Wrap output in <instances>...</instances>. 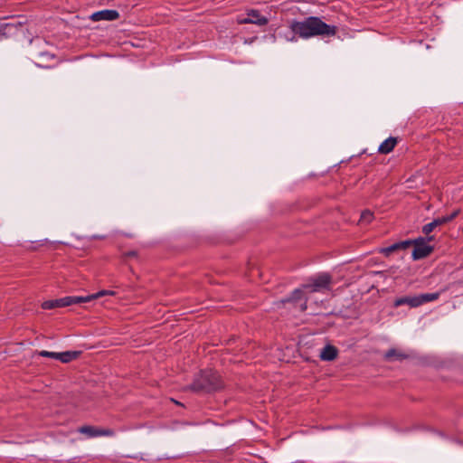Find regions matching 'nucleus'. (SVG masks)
Returning a JSON list of instances; mask_svg holds the SVG:
<instances>
[{"label":"nucleus","instance_id":"obj_1","mask_svg":"<svg viewBox=\"0 0 463 463\" xmlns=\"http://www.w3.org/2000/svg\"><path fill=\"white\" fill-rule=\"evenodd\" d=\"M289 28L294 34L305 39L318 35L334 36L337 32L336 26L327 24L317 16H309L303 21L293 20Z\"/></svg>","mask_w":463,"mask_h":463},{"label":"nucleus","instance_id":"obj_2","mask_svg":"<svg viewBox=\"0 0 463 463\" xmlns=\"http://www.w3.org/2000/svg\"><path fill=\"white\" fill-rule=\"evenodd\" d=\"M223 387L220 374L212 369L203 370L195 375L189 388L196 392H212L221 390Z\"/></svg>","mask_w":463,"mask_h":463},{"label":"nucleus","instance_id":"obj_3","mask_svg":"<svg viewBox=\"0 0 463 463\" xmlns=\"http://www.w3.org/2000/svg\"><path fill=\"white\" fill-rule=\"evenodd\" d=\"M439 293H424L418 296H405L394 300L393 306L398 307L403 305H408L411 307H420L425 303L435 301L439 298Z\"/></svg>","mask_w":463,"mask_h":463},{"label":"nucleus","instance_id":"obj_4","mask_svg":"<svg viewBox=\"0 0 463 463\" xmlns=\"http://www.w3.org/2000/svg\"><path fill=\"white\" fill-rule=\"evenodd\" d=\"M332 282V277L327 273H321L308 279V282L302 285L307 292H320L328 289Z\"/></svg>","mask_w":463,"mask_h":463},{"label":"nucleus","instance_id":"obj_5","mask_svg":"<svg viewBox=\"0 0 463 463\" xmlns=\"http://www.w3.org/2000/svg\"><path fill=\"white\" fill-rule=\"evenodd\" d=\"M411 241L414 246L412 250V259L414 260L424 259L433 251V247L427 243V239L420 237Z\"/></svg>","mask_w":463,"mask_h":463},{"label":"nucleus","instance_id":"obj_6","mask_svg":"<svg viewBox=\"0 0 463 463\" xmlns=\"http://www.w3.org/2000/svg\"><path fill=\"white\" fill-rule=\"evenodd\" d=\"M78 432L86 435L87 438H96L100 436L112 437L115 431L112 429H103L91 425H83L78 429Z\"/></svg>","mask_w":463,"mask_h":463},{"label":"nucleus","instance_id":"obj_7","mask_svg":"<svg viewBox=\"0 0 463 463\" xmlns=\"http://www.w3.org/2000/svg\"><path fill=\"white\" fill-rule=\"evenodd\" d=\"M238 23L240 24H253L260 26H263L269 23V20L267 17L262 16L260 11L251 9L248 11L247 17L239 18Z\"/></svg>","mask_w":463,"mask_h":463},{"label":"nucleus","instance_id":"obj_8","mask_svg":"<svg viewBox=\"0 0 463 463\" xmlns=\"http://www.w3.org/2000/svg\"><path fill=\"white\" fill-rule=\"evenodd\" d=\"M304 288L301 287L300 288H296L289 297L286 298L285 299H282V303H293L297 304L299 301L303 300V303L300 305L301 311H306L307 308V298L305 297L304 294Z\"/></svg>","mask_w":463,"mask_h":463},{"label":"nucleus","instance_id":"obj_9","mask_svg":"<svg viewBox=\"0 0 463 463\" xmlns=\"http://www.w3.org/2000/svg\"><path fill=\"white\" fill-rule=\"evenodd\" d=\"M118 17H119V14L117 10H109V9L95 12L90 15V19L94 22H99V21H102V20L115 21Z\"/></svg>","mask_w":463,"mask_h":463},{"label":"nucleus","instance_id":"obj_10","mask_svg":"<svg viewBox=\"0 0 463 463\" xmlns=\"http://www.w3.org/2000/svg\"><path fill=\"white\" fill-rule=\"evenodd\" d=\"M411 245H412V241L406 240V241L395 242L388 247L383 248L380 250V252L383 253L384 256L388 257L392 253L398 251V250H406Z\"/></svg>","mask_w":463,"mask_h":463},{"label":"nucleus","instance_id":"obj_11","mask_svg":"<svg viewBox=\"0 0 463 463\" xmlns=\"http://www.w3.org/2000/svg\"><path fill=\"white\" fill-rule=\"evenodd\" d=\"M92 300L93 297H90V295H87L85 297L68 296L61 298V301L63 302V307L80 303H87Z\"/></svg>","mask_w":463,"mask_h":463},{"label":"nucleus","instance_id":"obj_12","mask_svg":"<svg viewBox=\"0 0 463 463\" xmlns=\"http://www.w3.org/2000/svg\"><path fill=\"white\" fill-rule=\"evenodd\" d=\"M397 143V137H390L379 146L378 152L382 155H387L394 149Z\"/></svg>","mask_w":463,"mask_h":463},{"label":"nucleus","instance_id":"obj_13","mask_svg":"<svg viewBox=\"0 0 463 463\" xmlns=\"http://www.w3.org/2000/svg\"><path fill=\"white\" fill-rule=\"evenodd\" d=\"M337 348L334 345H327L322 349L320 359L323 361H334L337 357Z\"/></svg>","mask_w":463,"mask_h":463},{"label":"nucleus","instance_id":"obj_14","mask_svg":"<svg viewBox=\"0 0 463 463\" xmlns=\"http://www.w3.org/2000/svg\"><path fill=\"white\" fill-rule=\"evenodd\" d=\"M406 358H408V355L406 354L395 348L389 349L384 354V359L387 361H402Z\"/></svg>","mask_w":463,"mask_h":463},{"label":"nucleus","instance_id":"obj_15","mask_svg":"<svg viewBox=\"0 0 463 463\" xmlns=\"http://www.w3.org/2000/svg\"><path fill=\"white\" fill-rule=\"evenodd\" d=\"M81 352L80 351H66L59 353V360L62 363H69L72 360L77 359Z\"/></svg>","mask_w":463,"mask_h":463},{"label":"nucleus","instance_id":"obj_16","mask_svg":"<svg viewBox=\"0 0 463 463\" xmlns=\"http://www.w3.org/2000/svg\"><path fill=\"white\" fill-rule=\"evenodd\" d=\"M373 220V213L369 210L362 212L358 223L360 225H367Z\"/></svg>","mask_w":463,"mask_h":463},{"label":"nucleus","instance_id":"obj_17","mask_svg":"<svg viewBox=\"0 0 463 463\" xmlns=\"http://www.w3.org/2000/svg\"><path fill=\"white\" fill-rule=\"evenodd\" d=\"M42 307L43 309H52L56 307H63V302L61 298L54 299V300H47L42 304Z\"/></svg>","mask_w":463,"mask_h":463},{"label":"nucleus","instance_id":"obj_18","mask_svg":"<svg viewBox=\"0 0 463 463\" xmlns=\"http://www.w3.org/2000/svg\"><path fill=\"white\" fill-rule=\"evenodd\" d=\"M435 228H437V225H436V223H435L434 220H433L431 222L427 223V224H425V225L422 227V232H423L425 235H427V236H428V237H427V241H434V236L430 235V232H431Z\"/></svg>","mask_w":463,"mask_h":463},{"label":"nucleus","instance_id":"obj_19","mask_svg":"<svg viewBox=\"0 0 463 463\" xmlns=\"http://www.w3.org/2000/svg\"><path fill=\"white\" fill-rule=\"evenodd\" d=\"M116 293L112 290H100L95 294H91L90 297H93V300L104 296H114Z\"/></svg>","mask_w":463,"mask_h":463},{"label":"nucleus","instance_id":"obj_20","mask_svg":"<svg viewBox=\"0 0 463 463\" xmlns=\"http://www.w3.org/2000/svg\"><path fill=\"white\" fill-rule=\"evenodd\" d=\"M39 355L43 356V357H48V358H53V359L59 360V353H55V352H49V351L43 350L39 353Z\"/></svg>","mask_w":463,"mask_h":463},{"label":"nucleus","instance_id":"obj_21","mask_svg":"<svg viewBox=\"0 0 463 463\" xmlns=\"http://www.w3.org/2000/svg\"><path fill=\"white\" fill-rule=\"evenodd\" d=\"M434 222L438 227V226H441V225H444V224L449 222V218H448L446 215V216H442V217L434 219Z\"/></svg>","mask_w":463,"mask_h":463},{"label":"nucleus","instance_id":"obj_22","mask_svg":"<svg viewBox=\"0 0 463 463\" xmlns=\"http://www.w3.org/2000/svg\"><path fill=\"white\" fill-rule=\"evenodd\" d=\"M138 257V253L137 250H128V251H126L123 253V258L126 260V259H129V258H137Z\"/></svg>","mask_w":463,"mask_h":463},{"label":"nucleus","instance_id":"obj_23","mask_svg":"<svg viewBox=\"0 0 463 463\" xmlns=\"http://www.w3.org/2000/svg\"><path fill=\"white\" fill-rule=\"evenodd\" d=\"M459 213H460V210L456 209L450 214L447 215V217L449 218V222H451L458 216Z\"/></svg>","mask_w":463,"mask_h":463}]
</instances>
